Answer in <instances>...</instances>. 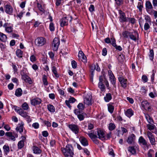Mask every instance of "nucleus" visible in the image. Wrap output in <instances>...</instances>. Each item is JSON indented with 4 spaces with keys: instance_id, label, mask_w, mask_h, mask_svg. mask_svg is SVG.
Masks as SVG:
<instances>
[{
    "instance_id": "obj_1",
    "label": "nucleus",
    "mask_w": 157,
    "mask_h": 157,
    "mask_svg": "<svg viewBox=\"0 0 157 157\" xmlns=\"http://www.w3.org/2000/svg\"><path fill=\"white\" fill-rule=\"evenodd\" d=\"M22 108L17 106H14L15 111L22 117H24L29 122H31V119L30 117L28 114V113L24 110H27L29 108V105L26 102H24L21 105Z\"/></svg>"
},
{
    "instance_id": "obj_2",
    "label": "nucleus",
    "mask_w": 157,
    "mask_h": 157,
    "mask_svg": "<svg viewBox=\"0 0 157 157\" xmlns=\"http://www.w3.org/2000/svg\"><path fill=\"white\" fill-rule=\"evenodd\" d=\"M122 35L124 38H129L135 42L139 40V35L136 31L135 30L132 32L125 31L122 32Z\"/></svg>"
},
{
    "instance_id": "obj_3",
    "label": "nucleus",
    "mask_w": 157,
    "mask_h": 157,
    "mask_svg": "<svg viewBox=\"0 0 157 157\" xmlns=\"http://www.w3.org/2000/svg\"><path fill=\"white\" fill-rule=\"evenodd\" d=\"M61 150L65 157H73L74 149L71 144H67L65 147H61Z\"/></svg>"
},
{
    "instance_id": "obj_4",
    "label": "nucleus",
    "mask_w": 157,
    "mask_h": 157,
    "mask_svg": "<svg viewBox=\"0 0 157 157\" xmlns=\"http://www.w3.org/2000/svg\"><path fill=\"white\" fill-rule=\"evenodd\" d=\"M72 20V17L70 16H63L60 21V25L61 27L67 26L68 24V21H71Z\"/></svg>"
},
{
    "instance_id": "obj_5",
    "label": "nucleus",
    "mask_w": 157,
    "mask_h": 157,
    "mask_svg": "<svg viewBox=\"0 0 157 157\" xmlns=\"http://www.w3.org/2000/svg\"><path fill=\"white\" fill-rule=\"evenodd\" d=\"M118 79L121 86L124 89L126 88L128 82L127 79L122 76L120 75L118 77Z\"/></svg>"
},
{
    "instance_id": "obj_6",
    "label": "nucleus",
    "mask_w": 157,
    "mask_h": 157,
    "mask_svg": "<svg viewBox=\"0 0 157 157\" xmlns=\"http://www.w3.org/2000/svg\"><path fill=\"white\" fill-rule=\"evenodd\" d=\"M68 127L75 134H77L79 132V127L77 124H69Z\"/></svg>"
},
{
    "instance_id": "obj_7",
    "label": "nucleus",
    "mask_w": 157,
    "mask_h": 157,
    "mask_svg": "<svg viewBox=\"0 0 157 157\" xmlns=\"http://www.w3.org/2000/svg\"><path fill=\"white\" fill-rule=\"evenodd\" d=\"M118 13L119 14V17L120 22L123 23L127 22L128 21V17H126L125 13L121 10H118Z\"/></svg>"
},
{
    "instance_id": "obj_8",
    "label": "nucleus",
    "mask_w": 157,
    "mask_h": 157,
    "mask_svg": "<svg viewBox=\"0 0 157 157\" xmlns=\"http://www.w3.org/2000/svg\"><path fill=\"white\" fill-rule=\"evenodd\" d=\"M46 42L45 38L40 37L37 38L35 40V44L38 46H42L44 45Z\"/></svg>"
},
{
    "instance_id": "obj_9",
    "label": "nucleus",
    "mask_w": 157,
    "mask_h": 157,
    "mask_svg": "<svg viewBox=\"0 0 157 157\" xmlns=\"http://www.w3.org/2000/svg\"><path fill=\"white\" fill-rule=\"evenodd\" d=\"M3 27L5 29V31L8 33H11L13 31V25L10 23L6 22L3 25Z\"/></svg>"
},
{
    "instance_id": "obj_10",
    "label": "nucleus",
    "mask_w": 157,
    "mask_h": 157,
    "mask_svg": "<svg viewBox=\"0 0 157 157\" xmlns=\"http://www.w3.org/2000/svg\"><path fill=\"white\" fill-rule=\"evenodd\" d=\"M141 105L145 110L151 111L152 109L150 104L146 100L142 101Z\"/></svg>"
},
{
    "instance_id": "obj_11",
    "label": "nucleus",
    "mask_w": 157,
    "mask_h": 157,
    "mask_svg": "<svg viewBox=\"0 0 157 157\" xmlns=\"http://www.w3.org/2000/svg\"><path fill=\"white\" fill-rule=\"evenodd\" d=\"M60 44L59 39L58 38H54L53 43V50L55 51H57Z\"/></svg>"
},
{
    "instance_id": "obj_12",
    "label": "nucleus",
    "mask_w": 157,
    "mask_h": 157,
    "mask_svg": "<svg viewBox=\"0 0 157 157\" xmlns=\"http://www.w3.org/2000/svg\"><path fill=\"white\" fill-rule=\"evenodd\" d=\"M42 101L41 99L36 97L31 99L30 101V103L31 105L36 106L40 105Z\"/></svg>"
},
{
    "instance_id": "obj_13",
    "label": "nucleus",
    "mask_w": 157,
    "mask_h": 157,
    "mask_svg": "<svg viewBox=\"0 0 157 157\" xmlns=\"http://www.w3.org/2000/svg\"><path fill=\"white\" fill-rule=\"evenodd\" d=\"M5 12L9 15H12L13 8L12 6L9 4H7L4 6Z\"/></svg>"
},
{
    "instance_id": "obj_14",
    "label": "nucleus",
    "mask_w": 157,
    "mask_h": 157,
    "mask_svg": "<svg viewBox=\"0 0 157 157\" xmlns=\"http://www.w3.org/2000/svg\"><path fill=\"white\" fill-rule=\"evenodd\" d=\"M147 135L151 145H155V140L154 135L149 131L147 132Z\"/></svg>"
},
{
    "instance_id": "obj_15",
    "label": "nucleus",
    "mask_w": 157,
    "mask_h": 157,
    "mask_svg": "<svg viewBox=\"0 0 157 157\" xmlns=\"http://www.w3.org/2000/svg\"><path fill=\"white\" fill-rule=\"evenodd\" d=\"M136 136L133 133L130 135L126 140L127 142L129 144H133L135 143Z\"/></svg>"
},
{
    "instance_id": "obj_16",
    "label": "nucleus",
    "mask_w": 157,
    "mask_h": 157,
    "mask_svg": "<svg viewBox=\"0 0 157 157\" xmlns=\"http://www.w3.org/2000/svg\"><path fill=\"white\" fill-rule=\"evenodd\" d=\"M111 40L112 41L111 44L113 47H115L116 50L119 51H121L122 50V47L120 46H118L116 44V39L114 37L112 36V37L111 38Z\"/></svg>"
},
{
    "instance_id": "obj_17",
    "label": "nucleus",
    "mask_w": 157,
    "mask_h": 157,
    "mask_svg": "<svg viewBox=\"0 0 157 157\" xmlns=\"http://www.w3.org/2000/svg\"><path fill=\"white\" fill-rule=\"evenodd\" d=\"M145 5L146 11L148 13L151 14V12L150 10L152 9L153 8V6L151 2L149 1H146Z\"/></svg>"
},
{
    "instance_id": "obj_18",
    "label": "nucleus",
    "mask_w": 157,
    "mask_h": 157,
    "mask_svg": "<svg viewBox=\"0 0 157 157\" xmlns=\"http://www.w3.org/2000/svg\"><path fill=\"white\" fill-rule=\"evenodd\" d=\"M98 138L101 140L106 139L104 132L101 129H98L97 131Z\"/></svg>"
},
{
    "instance_id": "obj_19",
    "label": "nucleus",
    "mask_w": 157,
    "mask_h": 157,
    "mask_svg": "<svg viewBox=\"0 0 157 157\" xmlns=\"http://www.w3.org/2000/svg\"><path fill=\"white\" fill-rule=\"evenodd\" d=\"M138 142L140 144L141 146H144L148 147V145L146 140L142 136H140L138 140Z\"/></svg>"
},
{
    "instance_id": "obj_20",
    "label": "nucleus",
    "mask_w": 157,
    "mask_h": 157,
    "mask_svg": "<svg viewBox=\"0 0 157 157\" xmlns=\"http://www.w3.org/2000/svg\"><path fill=\"white\" fill-rule=\"evenodd\" d=\"M99 82H101L102 84H105L107 87H109V83L106 78H104L102 75H101L99 76Z\"/></svg>"
},
{
    "instance_id": "obj_21",
    "label": "nucleus",
    "mask_w": 157,
    "mask_h": 157,
    "mask_svg": "<svg viewBox=\"0 0 157 157\" xmlns=\"http://www.w3.org/2000/svg\"><path fill=\"white\" fill-rule=\"evenodd\" d=\"M79 140L82 144L84 146H86L88 145V141L87 139L83 136L81 137Z\"/></svg>"
},
{
    "instance_id": "obj_22",
    "label": "nucleus",
    "mask_w": 157,
    "mask_h": 157,
    "mask_svg": "<svg viewBox=\"0 0 157 157\" xmlns=\"http://www.w3.org/2000/svg\"><path fill=\"white\" fill-rule=\"evenodd\" d=\"M125 114L128 117H130L133 115L134 112L131 109H129L125 111Z\"/></svg>"
},
{
    "instance_id": "obj_23",
    "label": "nucleus",
    "mask_w": 157,
    "mask_h": 157,
    "mask_svg": "<svg viewBox=\"0 0 157 157\" xmlns=\"http://www.w3.org/2000/svg\"><path fill=\"white\" fill-rule=\"evenodd\" d=\"M145 117L149 123L152 124L153 123V120L152 118L147 113H144Z\"/></svg>"
},
{
    "instance_id": "obj_24",
    "label": "nucleus",
    "mask_w": 157,
    "mask_h": 157,
    "mask_svg": "<svg viewBox=\"0 0 157 157\" xmlns=\"http://www.w3.org/2000/svg\"><path fill=\"white\" fill-rule=\"evenodd\" d=\"M22 94V90L20 88L17 89L15 91V95L17 97L21 96Z\"/></svg>"
},
{
    "instance_id": "obj_25",
    "label": "nucleus",
    "mask_w": 157,
    "mask_h": 157,
    "mask_svg": "<svg viewBox=\"0 0 157 157\" xmlns=\"http://www.w3.org/2000/svg\"><path fill=\"white\" fill-rule=\"evenodd\" d=\"M86 134L88 135V136L92 140L98 138V136L96 135V132H88Z\"/></svg>"
},
{
    "instance_id": "obj_26",
    "label": "nucleus",
    "mask_w": 157,
    "mask_h": 157,
    "mask_svg": "<svg viewBox=\"0 0 157 157\" xmlns=\"http://www.w3.org/2000/svg\"><path fill=\"white\" fill-rule=\"evenodd\" d=\"M23 53V52L20 49H17L16 52V56L19 58L22 57Z\"/></svg>"
},
{
    "instance_id": "obj_27",
    "label": "nucleus",
    "mask_w": 157,
    "mask_h": 157,
    "mask_svg": "<svg viewBox=\"0 0 157 157\" xmlns=\"http://www.w3.org/2000/svg\"><path fill=\"white\" fill-rule=\"evenodd\" d=\"M47 107L48 110L51 112L54 113L55 111L54 106L51 104L48 105Z\"/></svg>"
},
{
    "instance_id": "obj_28",
    "label": "nucleus",
    "mask_w": 157,
    "mask_h": 157,
    "mask_svg": "<svg viewBox=\"0 0 157 157\" xmlns=\"http://www.w3.org/2000/svg\"><path fill=\"white\" fill-rule=\"evenodd\" d=\"M112 98V97L110 93H109L106 94L104 98L105 101L107 102H109Z\"/></svg>"
},
{
    "instance_id": "obj_29",
    "label": "nucleus",
    "mask_w": 157,
    "mask_h": 157,
    "mask_svg": "<svg viewBox=\"0 0 157 157\" xmlns=\"http://www.w3.org/2000/svg\"><path fill=\"white\" fill-rule=\"evenodd\" d=\"M6 36L4 33L0 32V40L2 42H5L7 40Z\"/></svg>"
},
{
    "instance_id": "obj_30",
    "label": "nucleus",
    "mask_w": 157,
    "mask_h": 157,
    "mask_svg": "<svg viewBox=\"0 0 157 157\" xmlns=\"http://www.w3.org/2000/svg\"><path fill=\"white\" fill-rule=\"evenodd\" d=\"M128 151L132 153V154L134 155L136 154V151L134 147L133 146H129L128 148Z\"/></svg>"
},
{
    "instance_id": "obj_31",
    "label": "nucleus",
    "mask_w": 157,
    "mask_h": 157,
    "mask_svg": "<svg viewBox=\"0 0 157 157\" xmlns=\"http://www.w3.org/2000/svg\"><path fill=\"white\" fill-rule=\"evenodd\" d=\"M84 103L87 105H91V98L89 97V98L86 97L84 100Z\"/></svg>"
},
{
    "instance_id": "obj_32",
    "label": "nucleus",
    "mask_w": 157,
    "mask_h": 157,
    "mask_svg": "<svg viewBox=\"0 0 157 157\" xmlns=\"http://www.w3.org/2000/svg\"><path fill=\"white\" fill-rule=\"evenodd\" d=\"M52 70L56 78H58L59 76V74L57 73V70L55 66L52 67Z\"/></svg>"
},
{
    "instance_id": "obj_33",
    "label": "nucleus",
    "mask_w": 157,
    "mask_h": 157,
    "mask_svg": "<svg viewBox=\"0 0 157 157\" xmlns=\"http://www.w3.org/2000/svg\"><path fill=\"white\" fill-rule=\"evenodd\" d=\"M33 153L36 154H39L41 153V150L38 147L34 146L33 147Z\"/></svg>"
},
{
    "instance_id": "obj_34",
    "label": "nucleus",
    "mask_w": 157,
    "mask_h": 157,
    "mask_svg": "<svg viewBox=\"0 0 157 157\" xmlns=\"http://www.w3.org/2000/svg\"><path fill=\"white\" fill-rule=\"evenodd\" d=\"M108 110L111 113H112L114 110V106L113 105V104L110 103L108 105Z\"/></svg>"
},
{
    "instance_id": "obj_35",
    "label": "nucleus",
    "mask_w": 157,
    "mask_h": 157,
    "mask_svg": "<svg viewBox=\"0 0 157 157\" xmlns=\"http://www.w3.org/2000/svg\"><path fill=\"white\" fill-rule=\"evenodd\" d=\"M105 84H102L101 82H99L98 84V87L100 89L101 91L103 92L105 90Z\"/></svg>"
},
{
    "instance_id": "obj_36",
    "label": "nucleus",
    "mask_w": 157,
    "mask_h": 157,
    "mask_svg": "<svg viewBox=\"0 0 157 157\" xmlns=\"http://www.w3.org/2000/svg\"><path fill=\"white\" fill-rule=\"evenodd\" d=\"M23 125L21 124L17 127L16 128V130L17 131H19L20 133H21L23 131Z\"/></svg>"
},
{
    "instance_id": "obj_37",
    "label": "nucleus",
    "mask_w": 157,
    "mask_h": 157,
    "mask_svg": "<svg viewBox=\"0 0 157 157\" xmlns=\"http://www.w3.org/2000/svg\"><path fill=\"white\" fill-rule=\"evenodd\" d=\"M42 81L43 84L44 86H46L48 85L47 81V77L45 75H44L42 77Z\"/></svg>"
},
{
    "instance_id": "obj_38",
    "label": "nucleus",
    "mask_w": 157,
    "mask_h": 157,
    "mask_svg": "<svg viewBox=\"0 0 157 157\" xmlns=\"http://www.w3.org/2000/svg\"><path fill=\"white\" fill-rule=\"evenodd\" d=\"M37 7L38 10L40 11V12L42 13H44L45 12V10L43 7L42 5L39 3H37Z\"/></svg>"
},
{
    "instance_id": "obj_39",
    "label": "nucleus",
    "mask_w": 157,
    "mask_h": 157,
    "mask_svg": "<svg viewBox=\"0 0 157 157\" xmlns=\"http://www.w3.org/2000/svg\"><path fill=\"white\" fill-rule=\"evenodd\" d=\"M24 142L22 141H20L17 144L18 148L21 149L24 147Z\"/></svg>"
},
{
    "instance_id": "obj_40",
    "label": "nucleus",
    "mask_w": 157,
    "mask_h": 157,
    "mask_svg": "<svg viewBox=\"0 0 157 157\" xmlns=\"http://www.w3.org/2000/svg\"><path fill=\"white\" fill-rule=\"evenodd\" d=\"M143 8V2H139L138 3L137 8L139 10L140 12H142V9Z\"/></svg>"
},
{
    "instance_id": "obj_41",
    "label": "nucleus",
    "mask_w": 157,
    "mask_h": 157,
    "mask_svg": "<svg viewBox=\"0 0 157 157\" xmlns=\"http://www.w3.org/2000/svg\"><path fill=\"white\" fill-rule=\"evenodd\" d=\"M154 53L153 50L152 49L150 50L149 52V56L150 60H151V61H153V59H154Z\"/></svg>"
},
{
    "instance_id": "obj_42",
    "label": "nucleus",
    "mask_w": 157,
    "mask_h": 157,
    "mask_svg": "<svg viewBox=\"0 0 157 157\" xmlns=\"http://www.w3.org/2000/svg\"><path fill=\"white\" fill-rule=\"evenodd\" d=\"M3 151L5 153H9L10 151L9 146L7 145H4L3 147Z\"/></svg>"
},
{
    "instance_id": "obj_43",
    "label": "nucleus",
    "mask_w": 157,
    "mask_h": 157,
    "mask_svg": "<svg viewBox=\"0 0 157 157\" xmlns=\"http://www.w3.org/2000/svg\"><path fill=\"white\" fill-rule=\"evenodd\" d=\"M40 119L43 121V124L46 125L48 127H50L51 126V124L50 122L46 120H43V119L41 118Z\"/></svg>"
},
{
    "instance_id": "obj_44",
    "label": "nucleus",
    "mask_w": 157,
    "mask_h": 157,
    "mask_svg": "<svg viewBox=\"0 0 157 157\" xmlns=\"http://www.w3.org/2000/svg\"><path fill=\"white\" fill-rule=\"evenodd\" d=\"M116 126L114 123H110L109 126V129L110 131H112L115 128Z\"/></svg>"
},
{
    "instance_id": "obj_45",
    "label": "nucleus",
    "mask_w": 157,
    "mask_h": 157,
    "mask_svg": "<svg viewBox=\"0 0 157 157\" xmlns=\"http://www.w3.org/2000/svg\"><path fill=\"white\" fill-rule=\"evenodd\" d=\"M128 20H129V22L131 23L134 24L136 22V20L134 18L128 17Z\"/></svg>"
},
{
    "instance_id": "obj_46",
    "label": "nucleus",
    "mask_w": 157,
    "mask_h": 157,
    "mask_svg": "<svg viewBox=\"0 0 157 157\" xmlns=\"http://www.w3.org/2000/svg\"><path fill=\"white\" fill-rule=\"evenodd\" d=\"M151 124L152 125L147 124V128L150 130H153L155 128V125L152 124Z\"/></svg>"
},
{
    "instance_id": "obj_47",
    "label": "nucleus",
    "mask_w": 157,
    "mask_h": 157,
    "mask_svg": "<svg viewBox=\"0 0 157 157\" xmlns=\"http://www.w3.org/2000/svg\"><path fill=\"white\" fill-rule=\"evenodd\" d=\"M109 79L111 83L113 86H114L116 84V78L114 76L112 77H110Z\"/></svg>"
},
{
    "instance_id": "obj_48",
    "label": "nucleus",
    "mask_w": 157,
    "mask_h": 157,
    "mask_svg": "<svg viewBox=\"0 0 157 157\" xmlns=\"http://www.w3.org/2000/svg\"><path fill=\"white\" fill-rule=\"evenodd\" d=\"M49 28L50 31H51L53 32L55 30V28L54 25L52 22H51L50 24Z\"/></svg>"
},
{
    "instance_id": "obj_49",
    "label": "nucleus",
    "mask_w": 157,
    "mask_h": 157,
    "mask_svg": "<svg viewBox=\"0 0 157 157\" xmlns=\"http://www.w3.org/2000/svg\"><path fill=\"white\" fill-rule=\"evenodd\" d=\"M77 108L82 111L84 109L85 106L82 103H79L77 105Z\"/></svg>"
},
{
    "instance_id": "obj_50",
    "label": "nucleus",
    "mask_w": 157,
    "mask_h": 157,
    "mask_svg": "<svg viewBox=\"0 0 157 157\" xmlns=\"http://www.w3.org/2000/svg\"><path fill=\"white\" fill-rule=\"evenodd\" d=\"M115 4L118 6H120L123 4V0H115Z\"/></svg>"
},
{
    "instance_id": "obj_51",
    "label": "nucleus",
    "mask_w": 157,
    "mask_h": 157,
    "mask_svg": "<svg viewBox=\"0 0 157 157\" xmlns=\"http://www.w3.org/2000/svg\"><path fill=\"white\" fill-rule=\"evenodd\" d=\"M154 153V151L153 150L150 149L149 150L147 155L148 157H153Z\"/></svg>"
},
{
    "instance_id": "obj_52",
    "label": "nucleus",
    "mask_w": 157,
    "mask_h": 157,
    "mask_svg": "<svg viewBox=\"0 0 157 157\" xmlns=\"http://www.w3.org/2000/svg\"><path fill=\"white\" fill-rule=\"evenodd\" d=\"M140 92L141 94L144 95L146 94L147 90H146L145 87H142L141 88L140 90Z\"/></svg>"
},
{
    "instance_id": "obj_53",
    "label": "nucleus",
    "mask_w": 157,
    "mask_h": 157,
    "mask_svg": "<svg viewBox=\"0 0 157 157\" xmlns=\"http://www.w3.org/2000/svg\"><path fill=\"white\" fill-rule=\"evenodd\" d=\"M77 116L78 118L80 121H82L84 119V115H83V113H81L79 114Z\"/></svg>"
},
{
    "instance_id": "obj_54",
    "label": "nucleus",
    "mask_w": 157,
    "mask_h": 157,
    "mask_svg": "<svg viewBox=\"0 0 157 157\" xmlns=\"http://www.w3.org/2000/svg\"><path fill=\"white\" fill-rule=\"evenodd\" d=\"M144 29L145 30H147L150 28V25L148 22H146L144 26Z\"/></svg>"
},
{
    "instance_id": "obj_55",
    "label": "nucleus",
    "mask_w": 157,
    "mask_h": 157,
    "mask_svg": "<svg viewBox=\"0 0 157 157\" xmlns=\"http://www.w3.org/2000/svg\"><path fill=\"white\" fill-rule=\"evenodd\" d=\"M71 65L73 68L75 69L77 67V63L75 60H73L71 62Z\"/></svg>"
},
{
    "instance_id": "obj_56",
    "label": "nucleus",
    "mask_w": 157,
    "mask_h": 157,
    "mask_svg": "<svg viewBox=\"0 0 157 157\" xmlns=\"http://www.w3.org/2000/svg\"><path fill=\"white\" fill-rule=\"evenodd\" d=\"M81 110L79 109H76L74 110V113L77 116L81 113Z\"/></svg>"
},
{
    "instance_id": "obj_57",
    "label": "nucleus",
    "mask_w": 157,
    "mask_h": 157,
    "mask_svg": "<svg viewBox=\"0 0 157 157\" xmlns=\"http://www.w3.org/2000/svg\"><path fill=\"white\" fill-rule=\"evenodd\" d=\"M142 79L144 83L148 81V78L145 75H143L142 77Z\"/></svg>"
},
{
    "instance_id": "obj_58",
    "label": "nucleus",
    "mask_w": 157,
    "mask_h": 157,
    "mask_svg": "<svg viewBox=\"0 0 157 157\" xmlns=\"http://www.w3.org/2000/svg\"><path fill=\"white\" fill-rule=\"evenodd\" d=\"M104 41L107 44H109L112 43V41L111 40V38L110 39L109 37H107L104 39Z\"/></svg>"
},
{
    "instance_id": "obj_59",
    "label": "nucleus",
    "mask_w": 157,
    "mask_h": 157,
    "mask_svg": "<svg viewBox=\"0 0 157 157\" xmlns=\"http://www.w3.org/2000/svg\"><path fill=\"white\" fill-rule=\"evenodd\" d=\"M21 75L22 76V79L24 80L25 81L26 80L27 78L29 76L27 75H26V74H25L24 73H23V74H21Z\"/></svg>"
},
{
    "instance_id": "obj_60",
    "label": "nucleus",
    "mask_w": 157,
    "mask_h": 157,
    "mask_svg": "<svg viewBox=\"0 0 157 157\" xmlns=\"http://www.w3.org/2000/svg\"><path fill=\"white\" fill-rule=\"evenodd\" d=\"M32 127H33L35 129H37L39 128V125L38 123L36 122L33 123L32 124Z\"/></svg>"
},
{
    "instance_id": "obj_61",
    "label": "nucleus",
    "mask_w": 157,
    "mask_h": 157,
    "mask_svg": "<svg viewBox=\"0 0 157 157\" xmlns=\"http://www.w3.org/2000/svg\"><path fill=\"white\" fill-rule=\"evenodd\" d=\"M42 136L44 137H47L49 135L47 131H44L42 132Z\"/></svg>"
},
{
    "instance_id": "obj_62",
    "label": "nucleus",
    "mask_w": 157,
    "mask_h": 157,
    "mask_svg": "<svg viewBox=\"0 0 157 157\" xmlns=\"http://www.w3.org/2000/svg\"><path fill=\"white\" fill-rule=\"evenodd\" d=\"M79 58H80L81 59H82V60L84 63H86L87 62L86 57V56L84 55L82 57H80Z\"/></svg>"
},
{
    "instance_id": "obj_63",
    "label": "nucleus",
    "mask_w": 157,
    "mask_h": 157,
    "mask_svg": "<svg viewBox=\"0 0 157 157\" xmlns=\"http://www.w3.org/2000/svg\"><path fill=\"white\" fill-rule=\"evenodd\" d=\"M95 69L98 71H100L101 70L99 66L98 63H96L95 65H94Z\"/></svg>"
},
{
    "instance_id": "obj_64",
    "label": "nucleus",
    "mask_w": 157,
    "mask_h": 157,
    "mask_svg": "<svg viewBox=\"0 0 157 157\" xmlns=\"http://www.w3.org/2000/svg\"><path fill=\"white\" fill-rule=\"evenodd\" d=\"M107 50L106 48H104L102 50V55L103 56H105L107 54Z\"/></svg>"
}]
</instances>
